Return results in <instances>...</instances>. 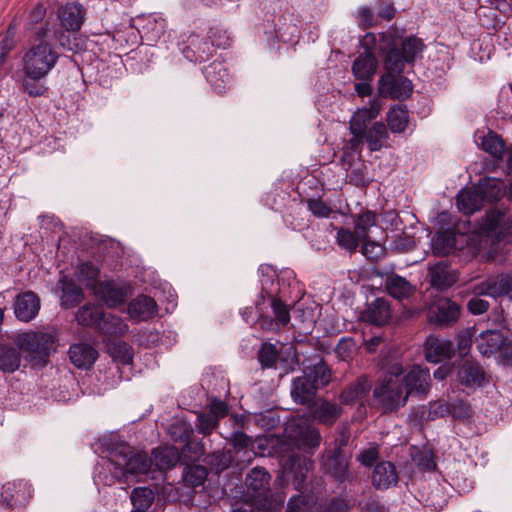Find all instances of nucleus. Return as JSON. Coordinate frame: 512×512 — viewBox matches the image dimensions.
Masks as SVG:
<instances>
[{
    "label": "nucleus",
    "mask_w": 512,
    "mask_h": 512,
    "mask_svg": "<svg viewBox=\"0 0 512 512\" xmlns=\"http://www.w3.org/2000/svg\"><path fill=\"white\" fill-rule=\"evenodd\" d=\"M371 387L372 384L369 378L366 375H361L342 390L339 395V401L343 405L354 404L356 401L365 398L370 392Z\"/></svg>",
    "instance_id": "28"
},
{
    "label": "nucleus",
    "mask_w": 512,
    "mask_h": 512,
    "mask_svg": "<svg viewBox=\"0 0 512 512\" xmlns=\"http://www.w3.org/2000/svg\"><path fill=\"white\" fill-rule=\"evenodd\" d=\"M127 311L131 318L146 321L157 314L158 306L152 297L141 294L129 302Z\"/></svg>",
    "instance_id": "26"
},
{
    "label": "nucleus",
    "mask_w": 512,
    "mask_h": 512,
    "mask_svg": "<svg viewBox=\"0 0 512 512\" xmlns=\"http://www.w3.org/2000/svg\"><path fill=\"white\" fill-rule=\"evenodd\" d=\"M382 222L385 229L392 231H404L405 225L396 210L385 211L382 214Z\"/></svg>",
    "instance_id": "63"
},
{
    "label": "nucleus",
    "mask_w": 512,
    "mask_h": 512,
    "mask_svg": "<svg viewBox=\"0 0 512 512\" xmlns=\"http://www.w3.org/2000/svg\"><path fill=\"white\" fill-rule=\"evenodd\" d=\"M107 458L119 482L125 481L128 475H146L152 468V459L146 452L135 451L125 442L113 443L108 448Z\"/></svg>",
    "instance_id": "3"
},
{
    "label": "nucleus",
    "mask_w": 512,
    "mask_h": 512,
    "mask_svg": "<svg viewBox=\"0 0 512 512\" xmlns=\"http://www.w3.org/2000/svg\"><path fill=\"white\" fill-rule=\"evenodd\" d=\"M271 475L264 467H253L245 477L248 495L260 507L266 509L271 505L273 494L270 488Z\"/></svg>",
    "instance_id": "6"
},
{
    "label": "nucleus",
    "mask_w": 512,
    "mask_h": 512,
    "mask_svg": "<svg viewBox=\"0 0 512 512\" xmlns=\"http://www.w3.org/2000/svg\"><path fill=\"white\" fill-rule=\"evenodd\" d=\"M379 108L372 105L369 108L359 109L351 118V134H363L369 123L378 116Z\"/></svg>",
    "instance_id": "42"
},
{
    "label": "nucleus",
    "mask_w": 512,
    "mask_h": 512,
    "mask_svg": "<svg viewBox=\"0 0 512 512\" xmlns=\"http://www.w3.org/2000/svg\"><path fill=\"white\" fill-rule=\"evenodd\" d=\"M455 347L451 340L429 335L424 342V355L429 363H440L452 358Z\"/></svg>",
    "instance_id": "16"
},
{
    "label": "nucleus",
    "mask_w": 512,
    "mask_h": 512,
    "mask_svg": "<svg viewBox=\"0 0 512 512\" xmlns=\"http://www.w3.org/2000/svg\"><path fill=\"white\" fill-rule=\"evenodd\" d=\"M185 442L186 443L183 447V453L191 461H197L204 455L205 447L202 440H195L190 438Z\"/></svg>",
    "instance_id": "59"
},
{
    "label": "nucleus",
    "mask_w": 512,
    "mask_h": 512,
    "mask_svg": "<svg viewBox=\"0 0 512 512\" xmlns=\"http://www.w3.org/2000/svg\"><path fill=\"white\" fill-rule=\"evenodd\" d=\"M84 299V292L82 288L77 285L72 279L62 280L61 289V306L64 309H70L78 306Z\"/></svg>",
    "instance_id": "38"
},
{
    "label": "nucleus",
    "mask_w": 512,
    "mask_h": 512,
    "mask_svg": "<svg viewBox=\"0 0 512 512\" xmlns=\"http://www.w3.org/2000/svg\"><path fill=\"white\" fill-rule=\"evenodd\" d=\"M376 225V214L371 210L359 213L355 219V231L360 239L368 238V230Z\"/></svg>",
    "instance_id": "52"
},
{
    "label": "nucleus",
    "mask_w": 512,
    "mask_h": 512,
    "mask_svg": "<svg viewBox=\"0 0 512 512\" xmlns=\"http://www.w3.org/2000/svg\"><path fill=\"white\" fill-rule=\"evenodd\" d=\"M285 434L298 449L305 452L314 451L321 443L319 431L301 421L290 422L285 428Z\"/></svg>",
    "instance_id": "8"
},
{
    "label": "nucleus",
    "mask_w": 512,
    "mask_h": 512,
    "mask_svg": "<svg viewBox=\"0 0 512 512\" xmlns=\"http://www.w3.org/2000/svg\"><path fill=\"white\" fill-rule=\"evenodd\" d=\"M506 336L500 330H486L476 339V347L481 355L490 357L500 351Z\"/></svg>",
    "instance_id": "31"
},
{
    "label": "nucleus",
    "mask_w": 512,
    "mask_h": 512,
    "mask_svg": "<svg viewBox=\"0 0 512 512\" xmlns=\"http://www.w3.org/2000/svg\"><path fill=\"white\" fill-rule=\"evenodd\" d=\"M215 52L216 50L210 44L209 39L196 33H191L188 36L182 48V54L187 60L199 64L210 60Z\"/></svg>",
    "instance_id": "10"
},
{
    "label": "nucleus",
    "mask_w": 512,
    "mask_h": 512,
    "mask_svg": "<svg viewBox=\"0 0 512 512\" xmlns=\"http://www.w3.org/2000/svg\"><path fill=\"white\" fill-rule=\"evenodd\" d=\"M426 45L415 35L403 37L396 31L379 34L378 51L382 57L385 73L378 80L379 92L385 97L404 100L410 97L413 84L401 75L406 64L413 65Z\"/></svg>",
    "instance_id": "1"
},
{
    "label": "nucleus",
    "mask_w": 512,
    "mask_h": 512,
    "mask_svg": "<svg viewBox=\"0 0 512 512\" xmlns=\"http://www.w3.org/2000/svg\"><path fill=\"white\" fill-rule=\"evenodd\" d=\"M111 357L123 365L131 364L133 361V348L125 341H116L108 347Z\"/></svg>",
    "instance_id": "48"
},
{
    "label": "nucleus",
    "mask_w": 512,
    "mask_h": 512,
    "mask_svg": "<svg viewBox=\"0 0 512 512\" xmlns=\"http://www.w3.org/2000/svg\"><path fill=\"white\" fill-rule=\"evenodd\" d=\"M354 506V501L346 496L333 497L327 503L323 512H347Z\"/></svg>",
    "instance_id": "61"
},
{
    "label": "nucleus",
    "mask_w": 512,
    "mask_h": 512,
    "mask_svg": "<svg viewBox=\"0 0 512 512\" xmlns=\"http://www.w3.org/2000/svg\"><path fill=\"white\" fill-rule=\"evenodd\" d=\"M388 138L387 127L383 122H375L369 129H365V142L371 152L380 151Z\"/></svg>",
    "instance_id": "40"
},
{
    "label": "nucleus",
    "mask_w": 512,
    "mask_h": 512,
    "mask_svg": "<svg viewBox=\"0 0 512 512\" xmlns=\"http://www.w3.org/2000/svg\"><path fill=\"white\" fill-rule=\"evenodd\" d=\"M349 183L359 188H367L369 186L370 180L367 176V166L365 164L351 169Z\"/></svg>",
    "instance_id": "60"
},
{
    "label": "nucleus",
    "mask_w": 512,
    "mask_h": 512,
    "mask_svg": "<svg viewBox=\"0 0 512 512\" xmlns=\"http://www.w3.org/2000/svg\"><path fill=\"white\" fill-rule=\"evenodd\" d=\"M392 317L390 303L385 298H376L360 313V320L378 327L386 325Z\"/></svg>",
    "instance_id": "18"
},
{
    "label": "nucleus",
    "mask_w": 512,
    "mask_h": 512,
    "mask_svg": "<svg viewBox=\"0 0 512 512\" xmlns=\"http://www.w3.org/2000/svg\"><path fill=\"white\" fill-rule=\"evenodd\" d=\"M303 373L318 389L326 387L332 379V371L323 357L315 354L302 363Z\"/></svg>",
    "instance_id": "14"
},
{
    "label": "nucleus",
    "mask_w": 512,
    "mask_h": 512,
    "mask_svg": "<svg viewBox=\"0 0 512 512\" xmlns=\"http://www.w3.org/2000/svg\"><path fill=\"white\" fill-rule=\"evenodd\" d=\"M95 331L106 336H122L128 331V325L120 316L104 312Z\"/></svg>",
    "instance_id": "36"
},
{
    "label": "nucleus",
    "mask_w": 512,
    "mask_h": 512,
    "mask_svg": "<svg viewBox=\"0 0 512 512\" xmlns=\"http://www.w3.org/2000/svg\"><path fill=\"white\" fill-rule=\"evenodd\" d=\"M477 188L484 202H497L503 196V182L496 178L481 179Z\"/></svg>",
    "instance_id": "43"
},
{
    "label": "nucleus",
    "mask_w": 512,
    "mask_h": 512,
    "mask_svg": "<svg viewBox=\"0 0 512 512\" xmlns=\"http://www.w3.org/2000/svg\"><path fill=\"white\" fill-rule=\"evenodd\" d=\"M86 17V8L78 1L60 5L56 11L57 26L67 31H79Z\"/></svg>",
    "instance_id": "12"
},
{
    "label": "nucleus",
    "mask_w": 512,
    "mask_h": 512,
    "mask_svg": "<svg viewBox=\"0 0 512 512\" xmlns=\"http://www.w3.org/2000/svg\"><path fill=\"white\" fill-rule=\"evenodd\" d=\"M315 386L306 375L296 377L292 380L290 395L292 400L303 406H311L318 393Z\"/></svg>",
    "instance_id": "23"
},
{
    "label": "nucleus",
    "mask_w": 512,
    "mask_h": 512,
    "mask_svg": "<svg viewBox=\"0 0 512 512\" xmlns=\"http://www.w3.org/2000/svg\"><path fill=\"white\" fill-rule=\"evenodd\" d=\"M56 342L54 332L29 331L17 335L18 345L40 366L47 365L50 355L56 351Z\"/></svg>",
    "instance_id": "5"
},
{
    "label": "nucleus",
    "mask_w": 512,
    "mask_h": 512,
    "mask_svg": "<svg viewBox=\"0 0 512 512\" xmlns=\"http://www.w3.org/2000/svg\"><path fill=\"white\" fill-rule=\"evenodd\" d=\"M208 476V469L203 465H188L183 472V481L189 487L201 486Z\"/></svg>",
    "instance_id": "47"
},
{
    "label": "nucleus",
    "mask_w": 512,
    "mask_h": 512,
    "mask_svg": "<svg viewBox=\"0 0 512 512\" xmlns=\"http://www.w3.org/2000/svg\"><path fill=\"white\" fill-rule=\"evenodd\" d=\"M430 372L427 368L413 366L401 379L400 383L405 391L407 398L410 395H426L430 388Z\"/></svg>",
    "instance_id": "15"
},
{
    "label": "nucleus",
    "mask_w": 512,
    "mask_h": 512,
    "mask_svg": "<svg viewBox=\"0 0 512 512\" xmlns=\"http://www.w3.org/2000/svg\"><path fill=\"white\" fill-rule=\"evenodd\" d=\"M492 298L497 299L509 295L512 292V275L502 273L496 277H490Z\"/></svg>",
    "instance_id": "49"
},
{
    "label": "nucleus",
    "mask_w": 512,
    "mask_h": 512,
    "mask_svg": "<svg viewBox=\"0 0 512 512\" xmlns=\"http://www.w3.org/2000/svg\"><path fill=\"white\" fill-rule=\"evenodd\" d=\"M104 310L102 306L94 303H86L79 307L75 314L77 323L83 327H91L96 329L98 322L103 316Z\"/></svg>",
    "instance_id": "39"
},
{
    "label": "nucleus",
    "mask_w": 512,
    "mask_h": 512,
    "mask_svg": "<svg viewBox=\"0 0 512 512\" xmlns=\"http://www.w3.org/2000/svg\"><path fill=\"white\" fill-rule=\"evenodd\" d=\"M100 274L99 268L91 261L80 262L77 266L76 276L86 287H92Z\"/></svg>",
    "instance_id": "50"
},
{
    "label": "nucleus",
    "mask_w": 512,
    "mask_h": 512,
    "mask_svg": "<svg viewBox=\"0 0 512 512\" xmlns=\"http://www.w3.org/2000/svg\"><path fill=\"white\" fill-rule=\"evenodd\" d=\"M213 48H227L231 45L232 39L228 32L220 27H212L206 36Z\"/></svg>",
    "instance_id": "56"
},
{
    "label": "nucleus",
    "mask_w": 512,
    "mask_h": 512,
    "mask_svg": "<svg viewBox=\"0 0 512 512\" xmlns=\"http://www.w3.org/2000/svg\"><path fill=\"white\" fill-rule=\"evenodd\" d=\"M480 146L483 151L496 158H501L505 150L504 141L494 132H489L487 135L482 137Z\"/></svg>",
    "instance_id": "51"
},
{
    "label": "nucleus",
    "mask_w": 512,
    "mask_h": 512,
    "mask_svg": "<svg viewBox=\"0 0 512 512\" xmlns=\"http://www.w3.org/2000/svg\"><path fill=\"white\" fill-rule=\"evenodd\" d=\"M41 79L42 78H32L31 76L25 75L22 81L23 91L30 97L43 96L47 91V87L39 82Z\"/></svg>",
    "instance_id": "57"
},
{
    "label": "nucleus",
    "mask_w": 512,
    "mask_h": 512,
    "mask_svg": "<svg viewBox=\"0 0 512 512\" xmlns=\"http://www.w3.org/2000/svg\"><path fill=\"white\" fill-rule=\"evenodd\" d=\"M457 207L464 214L470 215L480 210L484 204V200L477 188L473 190H461L456 197Z\"/></svg>",
    "instance_id": "37"
},
{
    "label": "nucleus",
    "mask_w": 512,
    "mask_h": 512,
    "mask_svg": "<svg viewBox=\"0 0 512 512\" xmlns=\"http://www.w3.org/2000/svg\"><path fill=\"white\" fill-rule=\"evenodd\" d=\"M428 271L430 284L438 291H444L458 281V275L451 269V264L448 260L436 262L429 266Z\"/></svg>",
    "instance_id": "19"
},
{
    "label": "nucleus",
    "mask_w": 512,
    "mask_h": 512,
    "mask_svg": "<svg viewBox=\"0 0 512 512\" xmlns=\"http://www.w3.org/2000/svg\"><path fill=\"white\" fill-rule=\"evenodd\" d=\"M404 368L401 363L391 364L373 390V397L378 401L383 413L399 410L407 402V395L400 383Z\"/></svg>",
    "instance_id": "4"
},
{
    "label": "nucleus",
    "mask_w": 512,
    "mask_h": 512,
    "mask_svg": "<svg viewBox=\"0 0 512 512\" xmlns=\"http://www.w3.org/2000/svg\"><path fill=\"white\" fill-rule=\"evenodd\" d=\"M460 316V306L449 298H441L430 306L428 312L429 323L447 328L454 325Z\"/></svg>",
    "instance_id": "9"
},
{
    "label": "nucleus",
    "mask_w": 512,
    "mask_h": 512,
    "mask_svg": "<svg viewBox=\"0 0 512 512\" xmlns=\"http://www.w3.org/2000/svg\"><path fill=\"white\" fill-rule=\"evenodd\" d=\"M314 466V462L305 456L291 454L283 463V474L293 478L294 488L302 492L307 474Z\"/></svg>",
    "instance_id": "13"
},
{
    "label": "nucleus",
    "mask_w": 512,
    "mask_h": 512,
    "mask_svg": "<svg viewBox=\"0 0 512 512\" xmlns=\"http://www.w3.org/2000/svg\"><path fill=\"white\" fill-rule=\"evenodd\" d=\"M326 472L338 483L349 482L352 475L349 471V463L341 448H335L325 463Z\"/></svg>",
    "instance_id": "22"
},
{
    "label": "nucleus",
    "mask_w": 512,
    "mask_h": 512,
    "mask_svg": "<svg viewBox=\"0 0 512 512\" xmlns=\"http://www.w3.org/2000/svg\"><path fill=\"white\" fill-rule=\"evenodd\" d=\"M308 407L314 419L321 424L329 426L333 425L341 414V408L337 404L326 400H323L319 404L314 401L311 406Z\"/></svg>",
    "instance_id": "34"
},
{
    "label": "nucleus",
    "mask_w": 512,
    "mask_h": 512,
    "mask_svg": "<svg viewBox=\"0 0 512 512\" xmlns=\"http://www.w3.org/2000/svg\"><path fill=\"white\" fill-rule=\"evenodd\" d=\"M152 465L160 472L174 468L180 460L179 450L173 445H160L151 452Z\"/></svg>",
    "instance_id": "27"
},
{
    "label": "nucleus",
    "mask_w": 512,
    "mask_h": 512,
    "mask_svg": "<svg viewBox=\"0 0 512 512\" xmlns=\"http://www.w3.org/2000/svg\"><path fill=\"white\" fill-rule=\"evenodd\" d=\"M203 74L217 93H222L231 86L232 78L223 62L214 61L203 69Z\"/></svg>",
    "instance_id": "24"
},
{
    "label": "nucleus",
    "mask_w": 512,
    "mask_h": 512,
    "mask_svg": "<svg viewBox=\"0 0 512 512\" xmlns=\"http://www.w3.org/2000/svg\"><path fill=\"white\" fill-rule=\"evenodd\" d=\"M307 207L318 218H328L333 212L332 208L321 198H309L307 200Z\"/></svg>",
    "instance_id": "58"
},
{
    "label": "nucleus",
    "mask_w": 512,
    "mask_h": 512,
    "mask_svg": "<svg viewBox=\"0 0 512 512\" xmlns=\"http://www.w3.org/2000/svg\"><path fill=\"white\" fill-rule=\"evenodd\" d=\"M23 350L18 343L16 345L11 343H0V371L4 374H11L16 372L22 361Z\"/></svg>",
    "instance_id": "29"
},
{
    "label": "nucleus",
    "mask_w": 512,
    "mask_h": 512,
    "mask_svg": "<svg viewBox=\"0 0 512 512\" xmlns=\"http://www.w3.org/2000/svg\"><path fill=\"white\" fill-rule=\"evenodd\" d=\"M386 120L392 133H403L409 123V113L406 106L397 105L390 108Z\"/></svg>",
    "instance_id": "44"
},
{
    "label": "nucleus",
    "mask_w": 512,
    "mask_h": 512,
    "mask_svg": "<svg viewBox=\"0 0 512 512\" xmlns=\"http://www.w3.org/2000/svg\"><path fill=\"white\" fill-rule=\"evenodd\" d=\"M233 461L230 451L218 450L204 456L203 462L210 472L220 474L228 469Z\"/></svg>",
    "instance_id": "41"
},
{
    "label": "nucleus",
    "mask_w": 512,
    "mask_h": 512,
    "mask_svg": "<svg viewBox=\"0 0 512 512\" xmlns=\"http://www.w3.org/2000/svg\"><path fill=\"white\" fill-rule=\"evenodd\" d=\"M363 243L361 252L370 261H377L384 254L383 247L375 241L368 238L361 241Z\"/></svg>",
    "instance_id": "62"
},
{
    "label": "nucleus",
    "mask_w": 512,
    "mask_h": 512,
    "mask_svg": "<svg viewBox=\"0 0 512 512\" xmlns=\"http://www.w3.org/2000/svg\"><path fill=\"white\" fill-rule=\"evenodd\" d=\"M257 358L263 369L276 368V363L280 359V352L275 344L265 342L261 344Z\"/></svg>",
    "instance_id": "46"
},
{
    "label": "nucleus",
    "mask_w": 512,
    "mask_h": 512,
    "mask_svg": "<svg viewBox=\"0 0 512 512\" xmlns=\"http://www.w3.org/2000/svg\"><path fill=\"white\" fill-rule=\"evenodd\" d=\"M96 294L108 308H116L125 303L128 289L114 280L100 282Z\"/></svg>",
    "instance_id": "21"
},
{
    "label": "nucleus",
    "mask_w": 512,
    "mask_h": 512,
    "mask_svg": "<svg viewBox=\"0 0 512 512\" xmlns=\"http://www.w3.org/2000/svg\"><path fill=\"white\" fill-rule=\"evenodd\" d=\"M49 24L46 23L35 32L33 43L23 56V73L32 78H45L56 66L60 54L48 41Z\"/></svg>",
    "instance_id": "2"
},
{
    "label": "nucleus",
    "mask_w": 512,
    "mask_h": 512,
    "mask_svg": "<svg viewBox=\"0 0 512 512\" xmlns=\"http://www.w3.org/2000/svg\"><path fill=\"white\" fill-rule=\"evenodd\" d=\"M15 317L22 322L33 320L40 310V298L32 291L16 295L13 303Z\"/></svg>",
    "instance_id": "20"
},
{
    "label": "nucleus",
    "mask_w": 512,
    "mask_h": 512,
    "mask_svg": "<svg viewBox=\"0 0 512 512\" xmlns=\"http://www.w3.org/2000/svg\"><path fill=\"white\" fill-rule=\"evenodd\" d=\"M130 499L134 509L149 511L155 500V492L150 487H135Z\"/></svg>",
    "instance_id": "45"
},
{
    "label": "nucleus",
    "mask_w": 512,
    "mask_h": 512,
    "mask_svg": "<svg viewBox=\"0 0 512 512\" xmlns=\"http://www.w3.org/2000/svg\"><path fill=\"white\" fill-rule=\"evenodd\" d=\"M30 498L26 484L22 482H7L2 486L0 506L4 509L24 507Z\"/></svg>",
    "instance_id": "17"
},
{
    "label": "nucleus",
    "mask_w": 512,
    "mask_h": 512,
    "mask_svg": "<svg viewBox=\"0 0 512 512\" xmlns=\"http://www.w3.org/2000/svg\"><path fill=\"white\" fill-rule=\"evenodd\" d=\"M261 271L263 274V279L261 280L262 293H266L270 297V307L274 314V319L281 327H286L291 320L290 307L280 298L273 296L271 291L268 290L269 285L273 286L274 284L275 274L271 267L268 265L261 266Z\"/></svg>",
    "instance_id": "11"
},
{
    "label": "nucleus",
    "mask_w": 512,
    "mask_h": 512,
    "mask_svg": "<svg viewBox=\"0 0 512 512\" xmlns=\"http://www.w3.org/2000/svg\"><path fill=\"white\" fill-rule=\"evenodd\" d=\"M360 44L365 51L360 53L353 61L352 74L357 80H373L378 67V60L372 51L376 45L375 35L367 33Z\"/></svg>",
    "instance_id": "7"
},
{
    "label": "nucleus",
    "mask_w": 512,
    "mask_h": 512,
    "mask_svg": "<svg viewBox=\"0 0 512 512\" xmlns=\"http://www.w3.org/2000/svg\"><path fill=\"white\" fill-rule=\"evenodd\" d=\"M450 413L448 402L443 400L433 401L429 404L427 419L434 421L438 418L448 416Z\"/></svg>",
    "instance_id": "64"
},
{
    "label": "nucleus",
    "mask_w": 512,
    "mask_h": 512,
    "mask_svg": "<svg viewBox=\"0 0 512 512\" xmlns=\"http://www.w3.org/2000/svg\"><path fill=\"white\" fill-rule=\"evenodd\" d=\"M398 473L395 465L390 461H381L374 466L371 481L379 490H386L398 483Z\"/></svg>",
    "instance_id": "25"
},
{
    "label": "nucleus",
    "mask_w": 512,
    "mask_h": 512,
    "mask_svg": "<svg viewBox=\"0 0 512 512\" xmlns=\"http://www.w3.org/2000/svg\"><path fill=\"white\" fill-rule=\"evenodd\" d=\"M195 427L199 434L204 437L209 436L219 426L217 419L208 414L207 412L201 411L196 413Z\"/></svg>",
    "instance_id": "55"
},
{
    "label": "nucleus",
    "mask_w": 512,
    "mask_h": 512,
    "mask_svg": "<svg viewBox=\"0 0 512 512\" xmlns=\"http://www.w3.org/2000/svg\"><path fill=\"white\" fill-rule=\"evenodd\" d=\"M68 353L71 362L79 369H90L98 358L97 350L88 343H74Z\"/></svg>",
    "instance_id": "30"
},
{
    "label": "nucleus",
    "mask_w": 512,
    "mask_h": 512,
    "mask_svg": "<svg viewBox=\"0 0 512 512\" xmlns=\"http://www.w3.org/2000/svg\"><path fill=\"white\" fill-rule=\"evenodd\" d=\"M385 289L391 297L399 301L410 298L415 292V287L406 278L394 272L386 275Z\"/></svg>",
    "instance_id": "32"
},
{
    "label": "nucleus",
    "mask_w": 512,
    "mask_h": 512,
    "mask_svg": "<svg viewBox=\"0 0 512 512\" xmlns=\"http://www.w3.org/2000/svg\"><path fill=\"white\" fill-rule=\"evenodd\" d=\"M193 432V426L183 419L175 420L169 428V434L175 442H185L189 440Z\"/></svg>",
    "instance_id": "53"
},
{
    "label": "nucleus",
    "mask_w": 512,
    "mask_h": 512,
    "mask_svg": "<svg viewBox=\"0 0 512 512\" xmlns=\"http://www.w3.org/2000/svg\"><path fill=\"white\" fill-rule=\"evenodd\" d=\"M457 378L465 387H481L485 382V373L480 364L465 361L457 371Z\"/></svg>",
    "instance_id": "33"
},
{
    "label": "nucleus",
    "mask_w": 512,
    "mask_h": 512,
    "mask_svg": "<svg viewBox=\"0 0 512 512\" xmlns=\"http://www.w3.org/2000/svg\"><path fill=\"white\" fill-rule=\"evenodd\" d=\"M77 32L67 31L65 28L57 26L52 30V38L61 48L75 54L85 50V43L77 36Z\"/></svg>",
    "instance_id": "35"
},
{
    "label": "nucleus",
    "mask_w": 512,
    "mask_h": 512,
    "mask_svg": "<svg viewBox=\"0 0 512 512\" xmlns=\"http://www.w3.org/2000/svg\"><path fill=\"white\" fill-rule=\"evenodd\" d=\"M336 241L341 248L352 253L357 250L362 239L356 234V231L352 232L349 229L340 228L337 231Z\"/></svg>",
    "instance_id": "54"
}]
</instances>
